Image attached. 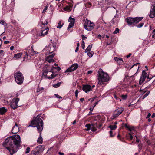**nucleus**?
<instances>
[{
  "mask_svg": "<svg viewBox=\"0 0 155 155\" xmlns=\"http://www.w3.org/2000/svg\"><path fill=\"white\" fill-rule=\"evenodd\" d=\"M128 134L130 135V138L131 140H132L133 138V137L132 136L131 133H129Z\"/></svg>",
  "mask_w": 155,
  "mask_h": 155,
  "instance_id": "nucleus-46",
  "label": "nucleus"
},
{
  "mask_svg": "<svg viewBox=\"0 0 155 155\" xmlns=\"http://www.w3.org/2000/svg\"><path fill=\"white\" fill-rule=\"evenodd\" d=\"M54 68L56 69L58 71H59L61 70V68L59 67L58 66L57 67H54L53 68Z\"/></svg>",
  "mask_w": 155,
  "mask_h": 155,
  "instance_id": "nucleus-44",
  "label": "nucleus"
},
{
  "mask_svg": "<svg viewBox=\"0 0 155 155\" xmlns=\"http://www.w3.org/2000/svg\"><path fill=\"white\" fill-rule=\"evenodd\" d=\"M148 74L145 72V71H143L142 73L141 76H143L144 78H146V77Z\"/></svg>",
  "mask_w": 155,
  "mask_h": 155,
  "instance_id": "nucleus-30",
  "label": "nucleus"
},
{
  "mask_svg": "<svg viewBox=\"0 0 155 155\" xmlns=\"http://www.w3.org/2000/svg\"><path fill=\"white\" fill-rule=\"evenodd\" d=\"M119 29L118 28H116V29H115V31H114V32H113V34H117V33H119Z\"/></svg>",
  "mask_w": 155,
  "mask_h": 155,
  "instance_id": "nucleus-34",
  "label": "nucleus"
},
{
  "mask_svg": "<svg viewBox=\"0 0 155 155\" xmlns=\"http://www.w3.org/2000/svg\"><path fill=\"white\" fill-rule=\"evenodd\" d=\"M146 78H144L143 76H141L139 81V84L140 85H141L144 82Z\"/></svg>",
  "mask_w": 155,
  "mask_h": 155,
  "instance_id": "nucleus-24",
  "label": "nucleus"
},
{
  "mask_svg": "<svg viewBox=\"0 0 155 155\" xmlns=\"http://www.w3.org/2000/svg\"><path fill=\"white\" fill-rule=\"evenodd\" d=\"M149 16L150 18H154L155 16V2L151 5Z\"/></svg>",
  "mask_w": 155,
  "mask_h": 155,
  "instance_id": "nucleus-12",
  "label": "nucleus"
},
{
  "mask_svg": "<svg viewBox=\"0 0 155 155\" xmlns=\"http://www.w3.org/2000/svg\"><path fill=\"white\" fill-rule=\"evenodd\" d=\"M62 27V25H58L57 26V28H61Z\"/></svg>",
  "mask_w": 155,
  "mask_h": 155,
  "instance_id": "nucleus-50",
  "label": "nucleus"
},
{
  "mask_svg": "<svg viewBox=\"0 0 155 155\" xmlns=\"http://www.w3.org/2000/svg\"><path fill=\"white\" fill-rule=\"evenodd\" d=\"M82 38L83 40H85L87 38V37H85L84 35H81Z\"/></svg>",
  "mask_w": 155,
  "mask_h": 155,
  "instance_id": "nucleus-47",
  "label": "nucleus"
},
{
  "mask_svg": "<svg viewBox=\"0 0 155 155\" xmlns=\"http://www.w3.org/2000/svg\"><path fill=\"white\" fill-rule=\"evenodd\" d=\"M78 64L76 63L72 65L70 67L67 69L65 72H71L76 70L78 67Z\"/></svg>",
  "mask_w": 155,
  "mask_h": 155,
  "instance_id": "nucleus-13",
  "label": "nucleus"
},
{
  "mask_svg": "<svg viewBox=\"0 0 155 155\" xmlns=\"http://www.w3.org/2000/svg\"><path fill=\"white\" fill-rule=\"evenodd\" d=\"M79 48L78 47H77L75 50V52H77Z\"/></svg>",
  "mask_w": 155,
  "mask_h": 155,
  "instance_id": "nucleus-60",
  "label": "nucleus"
},
{
  "mask_svg": "<svg viewBox=\"0 0 155 155\" xmlns=\"http://www.w3.org/2000/svg\"><path fill=\"white\" fill-rule=\"evenodd\" d=\"M45 23H43V21H42L41 24L43 25H47L48 24V21L47 20H45L44 21Z\"/></svg>",
  "mask_w": 155,
  "mask_h": 155,
  "instance_id": "nucleus-37",
  "label": "nucleus"
},
{
  "mask_svg": "<svg viewBox=\"0 0 155 155\" xmlns=\"http://www.w3.org/2000/svg\"><path fill=\"white\" fill-rule=\"evenodd\" d=\"M14 78L16 82L18 84H21L23 82L24 77L22 74L18 72L14 74Z\"/></svg>",
  "mask_w": 155,
  "mask_h": 155,
  "instance_id": "nucleus-6",
  "label": "nucleus"
},
{
  "mask_svg": "<svg viewBox=\"0 0 155 155\" xmlns=\"http://www.w3.org/2000/svg\"><path fill=\"white\" fill-rule=\"evenodd\" d=\"M155 77V76H150L148 74L146 78L148 79V81H149L150 80H151L152 78L154 77Z\"/></svg>",
  "mask_w": 155,
  "mask_h": 155,
  "instance_id": "nucleus-32",
  "label": "nucleus"
},
{
  "mask_svg": "<svg viewBox=\"0 0 155 155\" xmlns=\"http://www.w3.org/2000/svg\"><path fill=\"white\" fill-rule=\"evenodd\" d=\"M84 100V98H81L80 99V101L81 102H83V101Z\"/></svg>",
  "mask_w": 155,
  "mask_h": 155,
  "instance_id": "nucleus-61",
  "label": "nucleus"
},
{
  "mask_svg": "<svg viewBox=\"0 0 155 155\" xmlns=\"http://www.w3.org/2000/svg\"><path fill=\"white\" fill-rule=\"evenodd\" d=\"M134 127H130L128 130L130 131H131L132 130H134Z\"/></svg>",
  "mask_w": 155,
  "mask_h": 155,
  "instance_id": "nucleus-40",
  "label": "nucleus"
},
{
  "mask_svg": "<svg viewBox=\"0 0 155 155\" xmlns=\"http://www.w3.org/2000/svg\"><path fill=\"white\" fill-rule=\"evenodd\" d=\"M71 10V8L70 6H66L64 8V10L67 11H70Z\"/></svg>",
  "mask_w": 155,
  "mask_h": 155,
  "instance_id": "nucleus-28",
  "label": "nucleus"
},
{
  "mask_svg": "<svg viewBox=\"0 0 155 155\" xmlns=\"http://www.w3.org/2000/svg\"><path fill=\"white\" fill-rule=\"evenodd\" d=\"M9 43V41H5L4 42V43L5 44H7Z\"/></svg>",
  "mask_w": 155,
  "mask_h": 155,
  "instance_id": "nucleus-56",
  "label": "nucleus"
},
{
  "mask_svg": "<svg viewBox=\"0 0 155 155\" xmlns=\"http://www.w3.org/2000/svg\"><path fill=\"white\" fill-rule=\"evenodd\" d=\"M61 83L62 82H58L56 84H53L52 85L53 87L54 88H58L61 85Z\"/></svg>",
  "mask_w": 155,
  "mask_h": 155,
  "instance_id": "nucleus-26",
  "label": "nucleus"
},
{
  "mask_svg": "<svg viewBox=\"0 0 155 155\" xmlns=\"http://www.w3.org/2000/svg\"><path fill=\"white\" fill-rule=\"evenodd\" d=\"M19 131L17 123H15V126L13 127L12 132L13 134H15Z\"/></svg>",
  "mask_w": 155,
  "mask_h": 155,
  "instance_id": "nucleus-17",
  "label": "nucleus"
},
{
  "mask_svg": "<svg viewBox=\"0 0 155 155\" xmlns=\"http://www.w3.org/2000/svg\"><path fill=\"white\" fill-rule=\"evenodd\" d=\"M151 116V114L150 113H149L148 115H147V118H148L150 116Z\"/></svg>",
  "mask_w": 155,
  "mask_h": 155,
  "instance_id": "nucleus-64",
  "label": "nucleus"
},
{
  "mask_svg": "<svg viewBox=\"0 0 155 155\" xmlns=\"http://www.w3.org/2000/svg\"><path fill=\"white\" fill-rule=\"evenodd\" d=\"M14 49V47L13 46H11L10 47V49L11 50H12Z\"/></svg>",
  "mask_w": 155,
  "mask_h": 155,
  "instance_id": "nucleus-59",
  "label": "nucleus"
},
{
  "mask_svg": "<svg viewBox=\"0 0 155 155\" xmlns=\"http://www.w3.org/2000/svg\"><path fill=\"white\" fill-rule=\"evenodd\" d=\"M132 55V54L131 53H129L128 55H127L126 56V57L127 58H129L131 55Z\"/></svg>",
  "mask_w": 155,
  "mask_h": 155,
  "instance_id": "nucleus-57",
  "label": "nucleus"
},
{
  "mask_svg": "<svg viewBox=\"0 0 155 155\" xmlns=\"http://www.w3.org/2000/svg\"><path fill=\"white\" fill-rule=\"evenodd\" d=\"M49 31V28L47 27L46 28L41 31V32L39 33L38 34L39 36L43 37L47 34Z\"/></svg>",
  "mask_w": 155,
  "mask_h": 155,
  "instance_id": "nucleus-15",
  "label": "nucleus"
},
{
  "mask_svg": "<svg viewBox=\"0 0 155 155\" xmlns=\"http://www.w3.org/2000/svg\"><path fill=\"white\" fill-rule=\"evenodd\" d=\"M114 60L116 61L119 64H121L123 62L122 59L121 58L115 57L114 58Z\"/></svg>",
  "mask_w": 155,
  "mask_h": 155,
  "instance_id": "nucleus-21",
  "label": "nucleus"
},
{
  "mask_svg": "<svg viewBox=\"0 0 155 155\" xmlns=\"http://www.w3.org/2000/svg\"><path fill=\"white\" fill-rule=\"evenodd\" d=\"M44 149L43 146L39 145L32 150L31 153L34 155H39L43 151Z\"/></svg>",
  "mask_w": 155,
  "mask_h": 155,
  "instance_id": "nucleus-8",
  "label": "nucleus"
},
{
  "mask_svg": "<svg viewBox=\"0 0 155 155\" xmlns=\"http://www.w3.org/2000/svg\"><path fill=\"white\" fill-rule=\"evenodd\" d=\"M121 97L124 100L127 98V95H122Z\"/></svg>",
  "mask_w": 155,
  "mask_h": 155,
  "instance_id": "nucleus-39",
  "label": "nucleus"
},
{
  "mask_svg": "<svg viewBox=\"0 0 155 155\" xmlns=\"http://www.w3.org/2000/svg\"><path fill=\"white\" fill-rule=\"evenodd\" d=\"M48 6H46L45 7V8L43 11L42 13L45 12H46V10L48 9Z\"/></svg>",
  "mask_w": 155,
  "mask_h": 155,
  "instance_id": "nucleus-41",
  "label": "nucleus"
},
{
  "mask_svg": "<svg viewBox=\"0 0 155 155\" xmlns=\"http://www.w3.org/2000/svg\"><path fill=\"white\" fill-rule=\"evenodd\" d=\"M143 18V17H128L126 18V21L128 25H135L141 20Z\"/></svg>",
  "mask_w": 155,
  "mask_h": 155,
  "instance_id": "nucleus-5",
  "label": "nucleus"
},
{
  "mask_svg": "<svg viewBox=\"0 0 155 155\" xmlns=\"http://www.w3.org/2000/svg\"><path fill=\"white\" fill-rule=\"evenodd\" d=\"M21 138L18 135L8 137L3 142L2 145L8 150L11 155L16 152L20 147Z\"/></svg>",
  "mask_w": 155,
  "mask_h": 155,
  "instance_id": "nucleus-1",
  "label": "nucleus"
},
{
  "mask_svg": "<svg viewBox=\"0 0 155 155\" xmlns=\"http://www.w3.org/2000/svg\"><path fill=\"white\" fill-rule=\"evenodd\" d=\"M124 110V108L123 107H121L115 110L113 114V119L118 116L119 115L121 114Z\"/></svg>",
  "mask_w": 155,
  "mask_h": 155,
  "instance_id": "nucleus-11",
  "label": "nucleus"
},
{
  "mask_svg": "<svg viewBox=\"0 0 155 155\" xmlns=\"http://www.w3.org/2000/svg\"><path fill=\"white\" fill-rule=\"evenodd\" d=\"M116 17L118 18V15H115L114 16V18H113V19L112 20V21H114V19H115V18H116Z\"/></svg>",
  "mask_w": 155,
  "mask_h": 155,
  "instance_id": "nucleus-55",
  "label": "nucleus"
},
{
  "mask_svg": "<svg viewBox=\"0 0 155 155\" xmlns=\"http://www.w3.org/2000/svg\"><path fill=\"white\" fill-rule=\"evenodd\" d=\"M108 127L111 130L109 131L110 135V137H113L114 135H112V130H114L117 128V126L116 125H110Z\"/></svg>",
  "mask_w": 155,
  "mask_h": 155,
  "instance_id": "nucleus-19",
  "label": "nucleus"
},
{
  "mask_svg": "<svg viewBox=\"0 0 155 155\" xmlns=\"http://www.w3.org/2000/svg\"><path fill=\"white\" fill-rule=\"evenodd\" d=\"M58 154L59 155H64V153L62 152H59L58 153Z\"/></svg>",
  "mask_w": 155,
  "mask_h": 155,
  "instance_id": "nucleus-53",
  "label": "nucleus"
},
{
  "mask_svg": "<svg viewBox=\"0 0 155 155\" xmlns=\"http://www.w3.org/2000/svg\"><path fill=\"white\" fill-rule=\"evenodd\" d=\"M93 52H89L87 53V55L89 57H92L93 56V53H92Z\"/></svg>",
  "mask_w": 155,
  "mask_h": 155,
  "instance_id": "nucleus-36",
  "label": "nucleus"
},
{
  "mask_svg": "<svg viewBox=\"0 0 155 155\" xmlns=\"http://www.w3.org/2000/svg\"><path fill=\"white\" fill-rule=\"evenodd\" d=\"M22 53H18L15 54L14 57H15L16 58H19L21 56Z\"/></svg>",
  "mask_w": 155,
  "mask_h": 155,
  "instance_id": "nucleus-27",
  "label": "nucleus"
},
{
  "mask_svg": "<svg viewBox=\"0 0 155 155\" xmlns=\"http://www.w3.org/2000/svg\"><path fill=\"white\" fill-rule=\"evenodd\" d=\"M87 127L85 130L87 131H89L91 130L92 131L94 132L97 130L96 128L97 127L96 123L92 124H86L85 126Z\"/></svg>",
  "mask_w": 155,
  "mask_h": 155,
  "instance_id": "nucleus-10",
  "label": "nucleus"
},
{
  "mask_svg": "<svg viewBox=\"0 0 155 155\" xmlns=\"http://www.w3.org/2000/svg\"><path fill=\"white\" fill-rule=\"evenodd\" d=\"M25 55L24 57V58H27L28 59H29L30 58L29 57H30V56L28 54V53L27 52H26L25 53Z\"/></svg>",
  "mask_w": 155,
  "mask_h": 155,
  "instance_id": "nucleus-33",
  "label": "nucleus"
},
{
  "mask_svg": "<svg viewBox=\"0 0 155 155\" xmlns=\"http://www.w3.org/2000/svg\"><path fill=\"white\" fill-rule=\"evenodd\" d=\"M55 96L57 98H61L62 97L58 95V94H55Z\"/></svg>",
  "mask_w": 155,
  "mask_h": 155,
  "instance_id": "nucleus-45",
  "label": "nucleus"
},
{
  "mask_svg": "<svg viewBox=\"0 0 155 155\" xmlns=\"http://www.w3.org/2000/svg\"><path fill=\"white\" fill-rule=\"evenodd\" d=\"M98 80V83L101 85H104L105 83L109 80V77L108 74L103 71L101 69H100L97 75Z\"/></svg>",
  "mask_w": 155,
  "mask_h": 155,
  "instance_id": "nucleus-2",
  "label": "nucleus"
},
{
  "mask_svg": "<svg viewBox=\"0 0 155 155\" xmlns=\"http://www.w3.org/2000/svg\"><path fill=\"white\" fill-rule=\"evenodd\" d=\"M120 134H119L117 136L118 138L120 140L122 141L121 139L120 138Z\"/></svg>",
  "mask_w": 155,
  "mask_h": 155,
  "instance_id": "nucleus-54",
  "label": "nucleus"
},
{
  "mask_svg": "<svg viewBox=\"0 0 155 155\" xmlns=\"http://www.w3.org/2000/svg\"><path fill=\"white\" fill-rule=\"evenodd\" d=\"M139 64V63H136L134 64L132 66V67H131L130 69L131 68H133L134 66H137V65H138Z\"/></svg>",
  "mask_w": 155,
  "mask_h": 155,
  "instance_id": "nucleus-52",
  "label": "nucleus"
},
{
  "mask_svg": "<svg viewBox=\"0 0 155 155\" xmlns=\"http://www.w3.org/2000/svg\"><path fill=\"white\" fill-rule=\"evenodd\" d=\"M44 89L42 87H38V88L37 89V92H42V91L44 90Z\"/></svg>",
  "mask_w": 155,
  "mask_h": 155,
  "instance_id": "nucleus-29",
  "label": "nucleus"
},
{
  "mask_svg": "<svg viewBox=\"0 0 155 155\" xmlns=\"http://www.w3.org/2000/svg\"><path fill=\"white\" fill-rule=\"evenodd\" d=\"M95 26L94 24L91 22L90 20L86 19V21L84 23V28L87 30L90 31L93 29Z\"/></svg>",
  "mask_w": 155,
  "mask_h": 155,
  "instance_id": "nucleus-7",
  "label": "nucleus"
},
{
  "mask_svg": "<svg viewBox=\"0 0 155 155\" xmlns=\"http://www.w3.org/2000/svg\"><path fill=\"white\" fill-rule=\"evenodd\" d=\"M92 45H88V46L87 47V48L86 49L85 52V53H86L87 52L90 51L92 48Z\"/></svg>",
  "mask_w": 155,
  "mask_h": 155,
  "instance_id": "nucleus-25",
  "label": "nucleus"
},
{
  "mask_svg": "<svg viewBox=\"0 0 155 155\" xmlns=\"http://www.w3.org/2000/svg\"><path fill=\"white\" fill-rule=\"evenodd\" d=\"M30 151V148L29 147H28L26 149V151L25 153L26 154L28 153H29Z\"/></svg>",
  "mask_w": 155,
  "mask_h": 155,
  "instance_id": "nucleus-38",
  "label": "nucleus"
},
{
  "mask_svg": "<svg viewBox=\"0 0 155 155\" xmlns=\"http://www.w3.org/2000/svg\"><path fill=\"white\" fill-rule=\"evenodd\" d=\"M54 66L52 65H45L44 67L42 74L47 78L52 79L56 77L52 71Z\"/></svg>",
  "mask_w": 155,
  "mask_h": 155,
  "instance_id": "nucleus-3",
  "label": "nucleus"
},
{
  "mask_svg": "<svg viewBox=\"0 0 155 155\" xmlns=\"http://www.w3.org/2000/svg\"><path fill=\"white\" fill-rule=\"evenodd\" d=\"M19 101V99L18 98L14 97L11 101L10 105L12 108L13 109H15L18 107L21 106L18 105V103Z\"/></svg>",
  "mask_w": 155,
  "mask_h": 155,
  "instance_id": "nucleus-9",
  "label": "nucleus"
},
{
  "mask_svg": "<svg viewBox=\"0 0 155 155\" xmlns=\"http://www.w3.org/2000/svg\"><path fill=\"white\" fill-rule=\"evenodd\" d=\"M82 89L86 93L91 90V86L88 84L83 85Z\"/></svg>",
  "mask_w": 155,
  "mask_h": 155,
  "instance_id": "nucleus-18",
  "label": "nucleus"
},
{
  "mask_svg": "<svg viewBox=\"0 0 155 155\" xmlns=\"http://www.w3.org/2000/svg\"><path fill=\"white\" fill-rule=\"evenodd\" d=\"M150 93V91H148L144 95V97H147L149 94Z\"/></svg>",
  "mask_w": 155,
  "mask_h": 155,
  "instance_id": "nucleus-43",
  "label": "nucleus"
},
{
  "mask_svg": "<svg viewBox=\"0 0 155 155\" xmlns=\"http://www.w3.org/2000/svg\"><path fill=\"white\" fill-rule=\"evenodd\" d=\"M40 133L39 137L38 139L37 140V142L39 144H42L43 142V138L41 135V132Z\"/></svg>",
  "mask_w": 155,
  "mask_h": 155,
  "instance_id": "nucleus-22",
  "label": "nucleus"
},
{
  "mask_svg": "<svg viewBox=\"0 0 155 155\" xmlns=\"http://www.w3.org/2000/svg\"><path fill=\"white\" fill-rule=\"evenodd\" d=\"M5 21L3 20H1L0 21V23L2 25H5Z\"/></svg>",
  "mask_w": 155,
  "mask_h": 155,
  "instance_id": "nucleus-48",
  "label": "nucleus"
},
{
  "mask_svg": "<svg viewBox=\"0 0 155 155\" xmlns=\"http://www.w3.org/2000/svg\"><path fill=\"white\" fill-rule=\"evenodd\" d=\"M37 127L39 132H41L43 129V123L42 120L38 116L33 120L31 123V124L27 127Z\"/></svg>",
  "mask_w": 155,
  "mask_h": 155,
  "instance_id": "nucleus-4",
  "label": "nucleus"
},
{
  "mask_svg": "<svg viewBox=\"0 0 155 155\" xmlns=\"http://www.w3.org/2000/svg\"><path fill=\"white\" fill-rule=\"evenodd\" d=\"M78 90H77L75 91V96L76 97H78Z\"/></svg>",
  "mask_w": 155,
  "mask_h": 155,
  "instance_id": "nucleus-42",
  "label": "nucleus"
},
{
  "mask_svg": "<svg viewBox=\"0 0 155 155\" xmlns=\"http://www.w3.org/2000/svg\"><path fill=\"white\" fill-rule=\"evenodd\" d=\"M68 21L70 23L67 28L68 29H69L74 26L75 22V19L74 18H71V17L70 16L69 18Z\"/></svg>",
  "mask_w": 155,
  "mask_h": 155,
  "instance_id": "nucleus-14",
  "label": "nucleus"
},
{
  "mask_svg": "<svg viewBox=\"0 0 155 155\" xmlns=\"http://www.w3.org/2000/svg\"><path fill=\"white\" fill-rule=\"evenodd\" d=\"M4 51L3 50H1L0 51V57L3 56L4 55Z\"/></svg>",
  "mask_w": 155,
  "mask_h": 155,
  "instance_id": "nucleus-35",
  "label": "nucleus"
},
{
  "mask_svg": "<svg viewBox=\"0 0 155 155\" xmlns=\"http://www.w3.org/2000/svg\"><path fill=\"white\" fill-rule=\"evenodd\" d=\"M7 110L4 107L0 108V114L2 115L3 114L6 112Z\"/></svg>",
  "mask_w": 155,
  "mask_h": 155,
  "instance_id": "nucleus-23",
  "label": "nucleus"
},
{
  "mask_svg": "<svg viewBox=\"0 0 155 155\" xmlns=\"http://www.w3.org/2000/svg\"><path fill=\"white\" fill-rule=\"evenodd\" d=\"M124 127L125 128L128 129H129L130 126H128V125L127 124H125L124 125Z\"/></svg>",
  "mask_w": 155,
  "mask_h": 155,
  "instance_id": "nucleus-49",
  "label": "nucleus"
},
{
  "mask_svg": "<svg viewBox=\"0 0 155 155\" xmlns=\"http://www.w3.org/2000/svg\"><path fill=\"white\" fill-rule=\"evenodd\" d=\"M135 136L137 138L136 142H139L140 141V140L138 139L137 137L136 136Z\"/></svg>",
  "mask_w": 155,
  "mask_h": 155,
  "instance_id": "nucleus-58",
  "label": "nucleus"
},
{
  "mask_svg": "<svg viewBox=\"0 0 155 155\" xmlns=\"http://www.w3.org/2000/svg\"><path fill=\"white\" fill-rule=\"evenodd\" d=\"M54 55L55 54L53 53L52 54L48 56L46 58V61H48L50 63L54 62L55 61L53 59V58Z\"/></svg>",
  "mask_w": 155,
  "mask_h": 155,
  "instance_id": "nucleus-16",
  "label": "nucleus"
},
{
  "mask_svg": "<svg viewBox=\"0 0 155 155\" xmlns=\"http://www.w3.org/2000/svg\"><path fill=\"white\" fill-rule=\"evenodd\" d=\"M82 48L83 49H84L85 48V45L84 44L83 45H82Z\"/></svg>",
  "mask_w": 155,
  "mask_h": 155,
  "instance_id": "nucleus-63",
  "label": "nucleus"
},
{
  "mask_svg": "<svg viewBox=\"0 0 155 155\" xmlns=\"http://www.w3.org/2000/svg\"><path fill=\"white\" fill-rule=\"evenodd\" d=\"M144 25L143 22L140 23V24L136 25L138 28H140L142 27Z\"/></svg>",
  "mask_w": 155,
  "mask_h": 155,
  "instance_id": "nucleus-31",
  "label": "nucleus"
},
{
  "mask_svg": "<svg viewBox=\"0 0 155 155\" xmlns=\"http://www.w3.org/2000/svg\"><path fill=\"white\" fill-rule=\"evenodd\" d=\"M56 45H50L49 46L48 49L49 51V53L51 54L53 52L55 49Z\"/></svg>",
  "mask_w": 155,
  "mask_h": 155,
  "instance_id": "nucleus-20",
  "label": "nucleus"
},
{
  "mask_svg": "<svg viewBox=\"0 0 155 155\" xmlns=\"http://www.w3.org/2000/svg\"><path fill=\"white\" fill-rule=\"evenodd\" d=\"M92 72H93L92 71H91V70L89 71H88V72H87V74H91L92 73Z\"/></svg>",
  "mask_w": 155,
  "mask_h": 155,
  "instance_id": "nucleus-51",
  "label": "nucleus"
},
{
  "mask_svg": "<svg viewBox=\"0 0 155 155\" xmlns=\"http://www.w3.org/2000/svg\"><path fill=\"white\" fill-rule=\"evenodd\" d=\"M151 117L152 118L154 117H155V114L154 113H153Z\"/></svg>",
  "mask_w": 155,
  "mask_h": 155,
  "instance_id": "nucleus-62",
  "label": "nucleus"
}]
</instances>
